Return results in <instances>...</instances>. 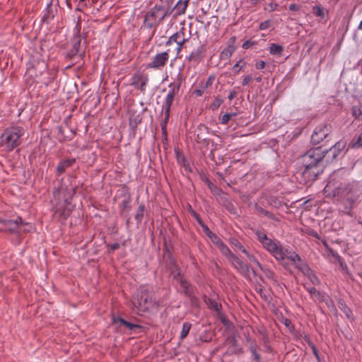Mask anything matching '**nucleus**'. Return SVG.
<instances>
[{"label": "nucleus", "instance_id": "29", "mask_svg": "<svg viewBox=\"0 0 362 362\" xmlns=\"http://www.w3.org/2000/svg\"><path fill=\"white\" fill-rule=\"evenodd\" d=\"M66 206L62 209L59 208L56 211V214H59L62 220H66L71 214L72 209L69 206L71 202L68 199H65Z\"/></svg>", "mask_w": 362, "mask_h": 362}, {"label": "nucleus", "instance_id": "10", "mask_svg": "<svg viewBox=\"0 0 362 362\" xmlns=\"http://www.w3.org/2000/svg\"><path fill=\"white\" fill-rule=\"evenodd\" d=\"M346 146V142L344 141H339L329 149H325L323 151L324 159L327 163L333 162L342 152Z\"/></svg>", "mask_w": 362, "mask_h": 362}, {"label": "nucleus", "instance_id": "18", "mask_svg": "<svg viewBox=\"0 0 362 362\" xmlns=\"http://www.w3.org/2000/svg\"><path fill=\"white\" fill-rule=\"evenodd\" d=\"M178 281L182 288L184 294L193 303V300H196L194 295L195 287L192 285L185 276H180Z\"/></svg>", "mask_w": 362, "mask_h": 362}, {"label": "nucleus", "instance_id": "19", "mask_svg": "<svg viewBox=\"0 0 362 362\" xmlns=\"http://www.w3.org/2000/svg\"><path fill=\"white\" fill-rule=\"evenodd\" d=\"M128 112L129 114V124L132 129L135 130L142 121L141 113L134 108H129Z\"/></svg>", "mask_w": 362, "mask_h": 362}, {"label": "nucleus", "instance_id": "42", "mask_svg": "<svg viewBox=\"0 0 362 362\" xmlns=\"http://www.w3.org/2000/svg\"><path fill=\"white\" fill-rule=\"evenodd\" d=\"M353 148H361L362 147V129L360 134L355 136L351 143Z\"/></svg>", "mask_w": 362, "mask_h": 362}, {"label": "nucleus", "instance_id": "53", "mask_svg": "<svg viewBox=\"0 0 362 362\" xmlns=\"http://www.w3.org/2000/svg\"><path fill=\"white\" fill-rule=\"evenodd\" d=\"M257 44V41H252L251 40H248L243 42L242 47L245 49H247L252 47L253 45H255Z\"/></svg>", "mask_w": 362, "mask_h": 362}, {"label": "nucleus", "instance_id": "46", "mask_svg": "<svg viewBox=\"0 0 362 362\" xmlns=\"http://www.w3.org/2000/svg\"><path fill=\"white\" fill-rule=\"evenodd\" d=\"M130 202H131V198L130 195L129 194L127 198H125L119 204V209L122 211H124L125 209H130Z\"/></svg>", "mask_w": 362, "mask_h": 362}, {"label": "nucleus", "instance_id": "37", "mask_svg": "<svg viewBox=\"0 0 362 362\" xmlns=\"http://www.w3.org/2000/svg\"><path fill=\"white\" fill-rule=\"evenodd\" d=\"M352 116L358 120L362 121V105H354L351 107Z\"/></svg>", "mask_w": 362, "mask_h": 362}, {"label": "nucleus", "instance_id": "56", "mask_svg": "<svg viewBox=\"0 0 362 362\" xmlns=\"http://www.w3.org/2000/svg\"><path fill=\"white\" fill-rule=\"evenodd\" d=\"M230 119V115H229V113H226L221 117L220 122L221 124H226Z\"/></svg>", "mask_w": 362, "mask_h": 362}, {"label": "nucleus", "instance_id": "55", "mask_svg": "<svg viewBox=\"0 0 362 362\" xmlns=\"http://www.w3.org/2000/svg\"><path fill=\"white\" fill-rule=\"evenodd\" d=\"M271 25V22L269 20H267V21H264L263 22H262L260 24H259V29L260 30H267V28H269Z\"/></svg>", "mask_w": 362, "mask_h": 362}, {"label": "nucleus", "instance_id": "4", "mask_svg": "<svg viewBox=\"0 0 362 362\" xmlns=\"http://www.w3.org/2000/svg\"><path fill=\"white\" fill-rule=\"evenodd\" d=\"M134 309L138 314L148 312L158 307V303L150 294V288L147 285H141L134 293L132 300Z\"/></svg>", "mask_w": 362, "mask_h": 362}, {"label": "nucleus", "instance_id": "49", "mask_svg": "<svg viewBox=\"0 0 362 362\" xmlns=\"http://www.w3.org/2000/svg\"><path fill=\"white\" fill-rule=\"evenodd\" d=\"M209 189L211 192L217 196H220L223 194V191L221 188L218 187L216 185L213 183V185H209Z\"/></svg>", "mask_w": 362, "mask_h": 362}, {"label": "nucleus", "instance_id": "1", "mask_svg": "<svg viewBox=\"0 0 362 362\" xmlns=\"http://www.w3.org/2000/svg\"><path fill=\"white\" fill-rule=\"evenodd\" d=\"M324 194L329 199L337 198L344 205L343 212L352 215L354 205L361 201L362 189L358 182L348 180L344 172L334 173L324 188Z\"/></svg>", "mask_w": 362, "mask_h": 362}, {"label": "nucleus", "instance_id": "15", "mask_svg": "<svg viewBox=\"0 0 362 362\" xmlns=\"http://www.w3.org/2000/svg\"><path fill=\"white\" fill-rule=\"evenodd\" d=\"M228 260L230 262L232 266L238 270L243 276L248 278L250 276V268L245 264L235 254H232Z\"/></svg>", "mask_w": 362, "mask_h": 362}, {"label": "nucleus", "instance_id": "47", "mask_svg": "<svg viewBox=\"0 0 362 362\" xmlns=\"http://www.w3.org/2000/svg\"><path fill=\"white\" fill-rule=\"evenodd\" d=\"M230 244L234 245L237 249L240 250L242 252H245V248L240 243V242L236 238L230 239Z\"/></svg>", "mask_w": 362, "mask_h": 362}, {"label": "nucleus", "instance_id": "61", "mask_svg": "<svg viewBox=\"0 0 362 362\" xmlns=\"http://www.w3.org/2000/svg\"><path fill=\"white\" fill-rule=\"evenodd\" d=\"M252 80V76L247 75L243 78V81H242V85L245 86L247 85Z\"/></svg>", "mask_w": 362, "mask_h": 362}, {"label": "nucleus", "instance_id": "9", "mask_svg": "<svg viewBox=\"0 0 362 362\" xmlns=\"http://www.w3.org/2000/svg\"><path fill=\"white\" fill-rule=\"evenodd\" d=\"M0 223L1 224V227L0 228L1 230L11 233H18L21 225H25L29 227L25 228V231L30 232L32 229V226L28 223L24 222L21 217H18L15 221L11 219H2L0 220Z\"/></svg>", "mask_w": 362, "mask_h": 362}, {"label": "nucleus", "instance_id": "16", "mask_svg": "<svg viewBox=\"0 0 362 362\" xmlns=\"http://www.w3.org/2000/svg\"><path fill=\"white\" fill-rule=\"evenodd\" d=\"M59 7V0H51L47 5L42 21L46 24H49L57 13Z\"/></svg>", "mask_w": 362, "mask_h": 362}, {"label": "nucleus", "instance_id": "26", "mask_svg": "<svg viewBox=\"0 0 362 362\" xmlns=\"http://www.w3.org/2000/svg\"><path fill=\"white\" fill-rule=\"evenodd\" d=\"M75 158H68L60 161L57 167V175H62L65 172L66 169L71 167L75 163Z\"/></svg>", "mask_w": 362, "mask_h": 362}, {"label": "nucleus", "instance_id": "6", "mask_svg": "<svg viewBox=\"0 0 362 362\" xmlns=\"http://www.w3.org/2000/svg\"><path fill=\"white\" fill-rule=\"evenodd\" d=\"M24 133V129L19 126L6 129L0 137L1 146H5L8 151L13 150L21 144V138Z\"/></svg>", "mask_w": 362, "mask_h": 362}, {"label": "nucleus", "instance_id": "13", "mask_svg": "<svg viewBox=\"0 0 362 362\" xmlns=\"http://www.w3.org/2000/svg\"><path fill=\"white\" fill-rule=\"evenodd\" d=\"M169 60V50L156 54L151 61L146 64V69H160Z\"/></svg>", "mask_w": 362, "mask_h": 362}, {"label": "nucleus", "instance_id": "51", "mask_svg": "<svg viewBox=\"0 0 362 362\" xmlns=\"http://www.w3.org/2000/svg\"><path fill=\"white\" fill-rule=\"evenodd\" d=\"M170 111L164 110L165 117H164V119L161 122V124H160L161 128L162 127H166L167 128V124L168 122L169 117H170Z\"/></svg>", "mask_w": 362, "mask_h": 362}, {"label": "nucleus", "instance_id": "21", "mask_svg": "<svg viewBox=\"0 0 362 362\" xmlns=\"http://www.w3.org/2000/svg\"><path fill=\"white\" fill-rule=\"evenodd\" d=\"M112 321L114 325H117L118 328H122V327H125L128 329H133L134 328H142V326L138 324H134L129 322H127L124 319L121 317H115L113 316L112 317Z\"/></svg>", "mask_w": 362, "mask_h": 362}, {"label": "nucleus", "instance_id": "5", "mask_svg": "<svg viewBox=\"0 0 362 362\" xmlns=\"http://www.w3.org/2000/svg\"><path fill=\"white\" fill-rule=\"evenodd\" d=\"M172 14L170 3L156 4L144 16L143 26L148 29L156 28L163 23L164 19Z\"/></svg>", "mask_w": 362, "mask_h": 362}, {"label": "nucleus", "instance_id": "54", "mask_svg": "<svg viewBox=\"0 0 362 362\" xmlns=\"http://www.w3.org/2000/svg\"><path fill=\"white\" fill-rule=\"evenodd\" d=\"M305 233L308 235H310L312 237H314V238H315L317 240L320 239V235L318 234V233L317 231H315V230L312 229V228L306 229Z\"/></svg>", "mask_w": 362, "mask_h": 362}, {"label": "nucleus", "instance_id": "48", "mask_svg": "<svg viewBox=\"0 0 362 362\" xmlns=\"http://www.w3.org/2000/svg\"><path fill=\"white\" fill-rule=\"evenodd\" d=\"M256 291L259 293L261 298L267 301V302H269L270 300V296L269 295H267L266 293V292L263 290V288H262V286H260L259 288H256Z\"/></svg>", "mask_w": 362, "mask_h": 362}, {"label": "nucleus", "instance_id": "57", "mask_svg": "<svg viewBox=\"0 0 362 362\" xmlns=\"http://www.w3.org/2000/svg\"><path fill=\"white\" fill-rule=\"evenodd\" d=\"M226 209L230 213V214H236V210L233 206V204L231 203V202H228L226 204Z\"/></svg>", "mask_w": 362, "mask_h": 362}, {"label": "nucleus", "instance_id": "31", "mask_svg": "<svg viewBox=\"0 0 362 362\" xmlns=\"http://www.w3.org/2000/svg\"><path fill=\"white\" fill-rule=\"evenodd\" d=\"M221 252L227 257V259L233 254L228 247L221 240V238L214 244Z\"/></svg>", "mask_w": 362, "mask_h": 362}, {"label": "nucleus", "instance_id": "35", "mask_svg": "<svg viewBox=\"0 0 362 362\" xmlns=\"http://www.w3.org/2000/svg\"><path fill=\"white\" fill-rule=\"evenodd\" d=\"M258 267L264 273V276L267 279H269L274 282L277 281V280L276 279V275L272 269L267 268L265 267H263L261 264H260V267Z\"/></svg>", "mask_w": 362, "mask_h": 362}, {"label": "nucleus", "instance_id": "17", "mask_svg": "<svg viewBox=\"0 0 362 362\" xmlns=\"http://www.w3.org/2000/svg\"><path fill=\"white\" fill-rule=\"evenodd\" d=\"M76 33L73 36L71 40V48L76 52H79L80 55L85 56V47L82 45V37L80 35V19L78 18V23L75 28Z\"/></svg>", "mask_w": 362, "mask_h": 362}, {"label": "nucleus", "instance_id": "27", "mask_svg": "<svg viewBox=\"0 0 362 362\" xmlns=\"http://www.w3.org/2000/svg\"><path fill=\"white\" fill-rule=\"evenodd\" d=\"M84 56L80 55L79 52H76L71 48L66 54L65 58L66 60L74 61L71 64L66 66V69L71 67L75 63H78V60H83Z\"/></svg>", "mask_w": 362, "mask_h": 362}, {"label": "nucleus", "instance_id": "33", "mask_svg": "<svg viewBox=\"0 0 362 362\" xmlns=\"http://www.w3.org/2000/svg\"><path fill=\"white\" fill-rule=\"evenodd\" d=\"M269 50L271 54L281 57L284 52V47L276 43H272Z\"/></svg>", "mask_w": 362, "mask_h": 362}, {"label": "nucleus", "instance_id": "22", "mask_svg": "<svg viewBox=\"0 0 362 362\" xmlns=\"http://www.w3.org/2000/svg\"><path fill=\"white\" fill-rule=\"evenodd\" d=\"M205 52V45H201L187 57V59L189 62H199L204 58Z\"/></svg>", "mask_w": 362, "mask_h": 362}, {"label": "nucleus", "instance_id": "44", "mask_svg": "<svg viewBox=\"0 0 362 362\" xmlns=\"http://www.w3.org/2000/svg\"><path fill=\"white\" fill-rule=\"evenodd\" d=\"M313 12L315 16L324 18L325 16V12L322 7L319 5H315L313 7Z\"/></svg>", "mask_w": 362, "mask_h": 362}, {"label": "nucleus", "instance_id": "23", "mask_svg": "<svg viewBox=\"0 0 362 362\" xmlns=\"http://www.w3.org/2000/svg\"><path fill=\"white\" fill-rule=\"evenodd\" d=\"M230 346L228 348L224 355H240L243 353V350L238 344V341L234 336L228 339Z\"/></svg>", "mask_w": 362, "mask_h": 362}, {"label": "nucleus", "instance_id": "50", "mask_svg": "<svg viewBox=\"0 0 362 362\" xmlns=\"http://www.w3.org/2000/svg\"><path fill=\"white\" fill-rule=\"evenodd\" d=\"M243 253L247 256V257L251 262H252L255 264H256V265L257 267H260V262L257 260V259L252 254H250L246 249H245V252H243Z\"/></svg>", "mask_w": 362, "mask_h": 362}, {"label": "nucleus", "instance_id": "45", "mask_svg": "<svg viewBox=\"0 0 362 362\" xmlns=\"http://www.w3.org/2000/svg\"><path fill=\"white\" fill-rule=\"evenodd\" d=\"M249 349L252 354V356L254 360L256 362H261V357H260V355L257 352L256 346L250 345L249 347Z\"/></svg>", "mask_w": 362, "mask_h": 362}, {"label": "nucleus", "instance_id": "39", "mask_svg": "<svg viewBox=\"0 0 362 362\" xmlns=\"http://www.w3.org/2000/svg\"><path fill=\"white\" fill-rule=\"evenodd\" d=\"M192 328V324L189 322H185L182 325V330L180 332V339H184L188 335L190 329Z\"/></svg>", "mask_w": 362, "mask_h": 362}, {"label": "nucleus", "instance_id": "59", "mask_svg": "<svg viewBox=\"0 0 362 362\" xmlns=\"http://www.w3.org/2000/svg\"><path fill=\"white\" fill-rule=\"evenodd\" d=\"M192 216L195 218V219L197 221V222L199 223V224L200 225V226L202 228V226H205L206 224H204L201 218V217L199 216V214H197L194 211H192Z\"/></svg>", "mask_w": 362, "mask_h": 362}, {"label": "nucleus", "instance_id": "8", "mask_svg": "<svg viewBox=\"0 0 362 362\" xmlns=\"http://www.w3.org/2000/svg\"><path fill=\"white\" fill-rule=\"evenodd\" d=\"M47 63L45 60L34 59L28 63L25 74L32 78L37 79L47 71Z\"/></svg>", "mask_w": 362, "mask_h": 362}, {"label": "nucleus", "instance_id": "40", "mask_svg": "<svg viewBox=\"0 0 362 362\" xmlns=\"http://www.w3.org/2000/svg\"><path fill=\"white\" fill-rule=\"evenodd\" d=\"M170 270H171V274L173 275V279L177 280V281H179V279L180 276H183L180 274V269L179 267L175 262H173V264L170 267Z\"/></svg>", "mask_w": 362, "mask_h": 362}, {"label": "nucleus", "instance_id": "3", "mask_svg": "<svg viewBox=\"0 0 362 362\" xmlns=\"http://www.w3.org/2000/svg\"><path fill=\"white\" fill-rule=\"evenodd\" d=\"M255 235L263 247L277 262H281L287 258L295 264L300 260V257L295 251L284 247L280 241L269 238L264 231L257 230Z\"/></svg>", "mask_w": 362, "mask_h": 362}, {"label": "nucleus", "instance_id": "52", "mask_svg": "<svg viewBox=\"0 0 362 362\" xmlns=\"http://www.w3.org/2000/svg\"><path fill=\"white\" fill-rule=\"evenodd\" d=\"M170 111L164 110L165 117H164V119L161 122V124H160L161 128L162 127H166L167 128V124L168 122L169 117H170Z\"/></svg>", "mask_w": 362, "mask_h": 362}, {"label": "nucleus", "instance_id": "30", "mask_svg": "<svg viewBox=\"0 0 362 362\" xmlns=\"http://www.w3.org/2000/svg\"><path fill=\"white\" fill-rule=\"evenodd\" d=\"M185 38V37L184 28H182L180 30H179L178 32H177L175 34H173V35H171L168 38L165 45H170L173 42H175L177 44L178 42H180V41H181L182 40H183Z\"/></svg>", "mask_w": 362, "mask_h": 362}, {"label": "nucleus", "instance_id": "64", "mask_svg": "<svg viewBox=\"0 0 362 362\" xmlns=\"http://www.w3.org/2000/svg\"><path fill=\"white\" fill-rule=\"evenodd\" d=\"M264 66H265V62L262 60H259V61L257 62L255 64V67L257 69H262L264 68Z\"/></svg>", "mask_w": 362, "mask_h": 362}, {"label": "nucleus", "instance_id": "60", "mask_svg": "<svg viewBox=\"0 0 362 362\" xmlns=\"http://www.w3.org/2000/svg\"><path fill=\"white\" fill-rule=\"evenodd\" d=\"M243 62V60L240 59V61H238L233 66V70L235 72V73H238L243 67V66H240V64Z\"/></svg>", "mask_w": 362, "mask_h": 362}, {"label": "nucleus", "instance_id": "34", "mask_svg": "<svg viewBox=\"0 0 362 362\" xmlns=\"http://www.w3.org/2000/svg\"><path fill=\"white\" fill-rule=\"evenodd\" d=\"M235 49L236 47L227 46L221 51L220 54V59L221 60L229 59L233 53L235 51Z\"/></svg>", "mask_w": 362, "mask_h": 362}, {"label": "nucleus", "instance_id": "36", "mask_svg": "<svg viewBox=\"0 0 362 362\" xmlns=\"http://www.w3.org/2000/svg\"><path fill=\"white\" fill-rule=\"evenodd\" d=\"M330 252H331L332 256L336 258V259L337 260L341 269L344 272L348 273V271H349L348 267H347L346 264L344 262L342 257L341 256H339L338 255V253L337 252L334 251L333 250H330Z\"/></svg>", "mask_w": 362, "mask_h": 362}, {"label": "nucleus", "instance_id": "7", "mask_svg": "<svg viewBox=\"0 0 362 362\" xmlns=\"http://www.w3.org/2000/svg\"><path fill=\"white\" fill-rule=\"evenodd\" d=\"M332 127L329 124L317 125L311 136V143L314 146L320 145L321 148L326 146L332 139Z\"/></svg>", "mask_w": 362, "mask_h": 362}, {"label": "nucleus", "instance_id": "25", "mask_svg": "<svg viewBox=\"0 0 362 362\" xmlns=\"http://www.w3.org/2000/svg\"><path fill=\"white\" fill-rule=\"evenodd\" d=\"M307 291L315 298V300L322 303V302H327L329 297L325 292H321L320 291H317L315 287H306L305 286Z\"/></svg>", "mask_w": 362, "mask_h": 362}, {"label": "nucleus", "instance_id": "24", "mask_svg": "<svg viewBox=\"0 0 362 362\" xmlns=\"http://www.w3.org/2000/svg\"><path fill=\"white\" fill-rule=\"evenodd\" d=\"M189 1L190 0H178L173 8H170V11H172V13L174 12V16H181L185 13ZM168 2L170 4V1Z\"/></svg>", "mask_w": 362, "mask_h": 362}, {"label": "nucleus", "instance_id": "12", "mask_svg": "<svg viewBox=\"0 0 362 362\" xmlns=\"http://www.w3.org/2000/svg\"><path fill=\"white\" fill-rule=\"evenodd\" d=\"M148 81V76L146 74L136 71L132 75L131 85L144 94Z\"/></svg>", "mask_w": 362, "mask_h": 362}, {"label": "nucleus", "instance_id": "41", "mask_svg": "<svg viewBox=\"0 0 362 362\" xmlns=\"http://www.w3.org/2000/svg\"><path fill=\"white\" fill-rule=\"evenodd\" d=\"M144 211H145V206L144 204H141L139 205V206L137 209L136 213L135 214V219L137 221V223H141L144 218Z\"/></svg>", "mask_w": 362, "mask_h": 362}, {"label": "nucleus", "instance_id": "58", "mask_svg": "<svg viewBox=\"0 0 362 362\" xmlns=\"http://www.w3.org/2000/svg\"><path fill=\"white\" fill-rule=\"evenodd\" d=\"M264 215L272 220L279 221V219L274 214L267 210L265 211Z\"/></svg>", "mask_w": 362, "mask_h": 362}, {"label": "nucleus", "instance_id": "28", "mask_svg": "<svg viewBox=\"0 0 362 362\" xmlns=\"http://www.w3.org/2000/svg\"><path fill=\"white\" fill-rule=\"evenodd\" d=\"M204 301L208 308L216 312H219L221 309V304L218 303L215 299H213L207 296H203Z\"/></svg>", "mask_w": 362, "mask_h": 362}, {"label": "nucleus", "instance_id": "2", "mask_svg": "<svg viewBox=\"0 0 362 362\" xmlns=\"http://www.w3.org/2000/svg\"><path fill=\"white\" fill-rule=\"evenodd\" d=\"M324 159L321 147L313 148L298 158L299 171L305 182L315 180L322 172L320 163Z\"/></svg>", "mask_w": 362, "mask_h": 362}, {"label": "nucleus", "instance_id": "11", "mask_svg": "<svg viewBox=\"0 0 362 362\" xmlns=\"http://www.w3.org/2000/svg\"><path fill=\"white\" fill-rule=\"evenodd\" d=\"M182 80L180 78H177L176 82L172 83L169 85L170 89L169 90L163 104V110L170 111V108L173 100L175 99V95L178 93L180 86H181Z\"/></svg>", "mask_w": 362, "mask_h": 362}, {"label": "nucleus", "instance_id": "63", "mask_svg": "<svg viewBox=\"0 0 362 362\" xmlns=\"http://www.w3.org/2000/svg\"><path fill=\"white\" fill-rule=\"evenodd\" d=\"M310 348H311L312 351H313L314 356H315V358L317 360H320V355H319L318 350H317L316 346L315 345H312Z\"/></svg>", "mask_w": 362, "mask_h": 362}, {"label": "nucleus", "instance_id": "32", "mask_svg": "<svg viewBox=\"0 0 362 362\" xmlns=\"http://www.w3.org/2000/svg\"><path fill=\"white\" fill-rule=\"evenodd\" d=\"M337 305L339 308L346 315V316L351 319L352 318V311L346 305V303L343 299H339L337 301Z\"/></svg>", "mask_w": 362, "mask_h": 362}, {"label": "nucleus", "instance_id": "62", "mask_svg": "<svg viewBox=\"0 0 362 362\" xmlns=\"http://www.w3.org/2000/svg\"><path fill=\"white\" fill-rule=\"evenodd\" d=\"M188 40V38H185L183 40H182L181 41H180V42H178L177 45V47L176 48L177 52L179 53L181 49H182V46Z\"/></svg>", "mask_w": 362, "mask_h": 362}, {"label": "nucleus", "instance_id": "38", "mask_svg": "<svg viewBox=\"0 0 362 362\" xmlns=\"http://www.w3.org/2000/svg\"><path fill=\"white\" fill-rule=\"evenodd\" d=\"M202 229L214 244H215L220 239V238L214 233L206 225L202 226Z\"/></svg>", "mask_w": 362, "mask_h": 362}, {"label": "nucleus", "instance_id": "20", "mask_svg": "<svg viewBox=\"0 0 362 362\" xmlns=\"http://www.w3.org/2000/svg\"><path fill=\"white\" fill-rule=\"evenodd\" d=\"M214 80H215L214 75L209 76V78H207L206 81H201L199 83L198 88L194 90L193 94L195 95L196 96H199V97L202 96L204 94V93L205 92V90L211 86Z\"/></svg>", "mask_w": 362, "mask_h": 362}, {"label": "nucleus", "instance_id": "43", "mask_svg": "<svg viewBox=\"0 0 362 362\" xmlns=\"http://www.w3.org/2000/svg\"><path fill=\"white\" fill-rule=\"evenodd\" d=\"M223 100L219 97H216L214 100L210 104L209 109L212 111H216L223 104Z\"/></svg>", "mask_w": 362, "mask_h": 362}, {"label": "nucleus", "instance_id": "14", "mask_svg": "<svg viewBox=\"0 0 362 362\" xmlns=\"http://www.w3.org/2000/svg\"><path fill=\"white\" fill-rule=\"evenodd\" d=\"M295 267L306 276L309 280L315 285L320 284V280L316 276L315 272L311 269L307 262L300 257V260L295 264Z\"/></svg>", "mask_w": 362, "mask_h": 362}]
</instances>
